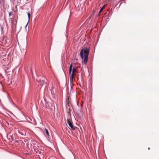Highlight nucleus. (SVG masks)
Returning a JSON list of instances; mask_svg holds the SVG:
<instances>
[{
    "instance_id": "39448f33",
    "label": "nucleus",
    "mask_w": 159,
    "mask_h": 159,
    "mask_svg": "<svg viewBox=\"0 0 159 159\" xmlns=\"http://www.w3.org/2000/svg\"><path fill=\"white\" fill-rule=\"evenodd\" d=\"M70 81L71 83H72L73 81V78L75 77V75H70Z\"/></svg>"
},
{
    "instance_id": "0eeeda50",
    "label": "nucleus",
    "mask_w": 159,
    "mask_h": 159,
    "mask_svg": "<svg viewBox=\"0 0 159 159\" xmlns=\"http://www.w3.org/2000/svg\"><path fill=\"white\" fill-rule=\"evenodd\" d=\"M45 130L46 132L47 135L48 136L49 135L48 131V130L47 129H45Z\"/></svg>"
},
{
    "instance_id": "9d476101",
    "label": "nucleus",
    "mask_w": 159,
    "mask_h": 159,
    "mask_svg": "<svg viewBox=\"0 0 159 159\" xmlns=\"http://www.w3.org/2000/svg\"><path fill=\"white\" fill-rule=\"evenodd\" d=\"M28 17H29V19L30 18V13H28Z\"/></svg>"
},
{
    "instance_id": "f257e3e1",
    "label": "nucleus",
    "mask_w": 159,
    "mask_h": 159,
    "mask_svg": "<svg viewBox=\"0 0 159 159\" xmlns=\"http://www.w3.org/2000/svg\"><path fill=\"white\" fill-rule=\"evenodd\" d=\"M89 49L86 47L82 49L80 52V56L83 61V63L86 64L88 61Z\"/></svg>"
},
{
    "instance_id": "423d86ee",
    "label": "nucleus",
    "mask_w": 159,
    "mask_h": 159,
    "mask_svg": "<svg viewBox=\"0 0 159 159\" xmlns=\"http://www.w3.org/2000/svg\"><path fill=\"white\" fill-rule=\"evenodd\" d=\"M107 4H105L101 8L100 11V13H101L103 10V9L106 6Z\"/></svg>"
},
{
    "instance_id": "20e7f679",
    "label": "nucleus",
    "mask_w": 159,
    "mask_h": 159,
    "mask_svg": "<svg viewBox=\"0 0 159 159\" xmlns=\"http://www.w3.org/2000/svg\"><path fill=\"white\" fill-rule=\"evenodd\" d=\"M67 123L69 125V126L72 129H75V128L74 127L72 122L70 121L69 120L67 119Z\"/></svg>"
},
{
    "instance_id": "f8f14e48",
    "label": "nucleus",
    "mask_w": 159,
    "mask_h": 159,
    "mask_svg": "<svg viewBox=\"0 0 159 159\" xmlns=\"http://www.w3.org/2000/svg\"><path fill=\"white\" fill-rule=\"evenodd\" d=\"M37 80L38 81H39L38 80Z\"/></svg>"
},
{
    "instance_id": "6e6552de",
    "label": "nucleus",
    "mask_w": 159,
    "mask_h": 159,
    "mask_svg": "<svg viewBox=\"0 0 159 159\" xmlns=\"http://www.w3.org/2000/svg\"><path fill=\"white\" fill-rule=\"evenodd\" d=\"M13 14V12L12 11L10 12L9 13V15L11 16Z\"/></svg>"
},
{
    "instance_id": "9b49d317",
    "label": "nucleus",
    "mask_w": 159,
    "mask_h": 159,
    "mask_svg": "<svg viewBox=\"0 0 159 159\" xmlns=\"http://www.w3.org/2000/svg\"><path fill=\"white\" fill-rule=\"evenodd\" d=\"M100 13H100V12H99V13L98 14V16H100Z\"/></svg>"
},
{
    "instance_id": "7ed1b4c3",
    "label": "nucleus",
    "mask_w": 159,
    "mask_h": 159,
    "mask_svg": "<svg viewBox=\"0 0 159 159\" xmlns=\"http://www.w3.org/2000/svg\"><path fill=\"white\" fill-rule=\"evenodd\" d=\"M47 80L44 78H42V79L39 82V84L42 86L46 83Z\"/></svg>"
},
{
    "instance_id": "1a4fd4ad",
    "label": "nucleus",
    "mask_w": 159,
    "mask_h": 159,
    "mask_svg": "<svg viewBox=\"0 0 159 159\" xmlns=\"http://www.w3.org/2000/svg\"><path fill=\"white\" fill-rule=\"evenodd\" d=\"M4 0H0V3H2V2H4Z\"/></svg>"
},
{
    "instance_id": "f03ea898",
    "label": "nucleus",
    "mask_w": 159,
    "mask_h": 159,
    "mask_svg": "<svg viewBox=\"0 0 159 159\" xmlns=\"http://www.w3.org/2000/svg\"><path fill=\"white\" fill-rule=\"evenodd\" d=\"M77 68L76 67H72V64L71 63L69 67V74L73 75H76V73H77Z\"/></svg>"
}]
</instances>
